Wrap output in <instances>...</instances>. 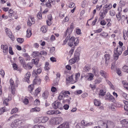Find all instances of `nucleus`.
Masks as SVG:
<instances>
[{"label":"nucleus","instance_id":"nucleus-19","mask_svg":"<svg viewBox=\"0 0 128 128\" xmlns=\"http://www.w3.org/2000/svg\"><path fill=\"white\" fill-rule=\"evenodd\" d=\"M110 58V55L108 54H106L104 55V58L106 60V63L108 64V62H109Z\"/></svg>","mask_w":128,"mask_h":128},{"label":"nucleus","instance_id":"nucleus-42","mask_svg":"<svg viewBox=\"0 0 128 128\" xmlns=\"http://www.w3.org/2000/svg\"><path fill=\"white\" fill-rule=\"evenodd\" d=\"M17 41L19 43L21 44L24 42V40L22 38H17Z\"/></svg>","mask_w":128,"mask_h":128},{"label":"nucleus","instance_id":"nucleus-13","mask_svg":"<svg viewBox=\"0 0 128 128\" xmlns=\"http://www.w3.org/2000/svg\"><path fill=\"white\" fill-rule=\"evenodd\" d=\"M108 128H113L114 126V124L110 120H108L106 122Z\"/></svg>","mask_w":128,"mask_h":128},{"label":"nucleus","instance_id":"nucleus-8","mask_svg":"<svg viewBox=\"0 0 128 128\" xmlns=\"http://www.w3.org/2000/svg\"><path fill=\"white\" fill-rule=\"evenodd\" d=\"M98 124L101 126V128H108L107 122L100 120L98 121Z\"/></svg>","mask_w":128,"mask_h":128},{"label":"nucleus","instance_id":"nucleus-40","mask_svg":"<svg viewBox=\"0 0 128 128\" xmlns=\"http://www.w3.org/2000/svg\"><path fill=\"white\" fill-rule=\"evenodd\" d=\"M34 84H31L28 87V89L29 90L32 91L34 89Z\"/></svg>","mask_w":128,"mask_h":128},{"label":"nucleus","instance_id":"nucleus-10","mask_svg":"<svg viewBox=\"0 0 128 128\" xmlns=\"http://www.w3.org/2000/svg\"><path fill=\"white\" fill-rule=\"evenodd\" d=\"M39 61V58H36L35 59H33L32 60V63L35 64L36 67H38L40 66V65L38 64Z\"/></svg>","mask_w":128,"mask_h":128},{"label":"nucleus","instance_id":"nucleus-7","mask_svg":"<svg viewBox=\"0 0 128 128\" xmlns=\"http://www.w3.org/2000/svg\"><path fill=\"white\" fill-rule=\"evenodd\" d=\"M5 31L6 34L12 40H14V36H12V34L10 29L6 28L5 29Z\"/></svg>","mask_w":128,"mask_h":128},{"label":"nucleus","instance_id":"nucleus-39","mask_svg":"<svg viewBox=\"0 0 128 128\" xmlns=\"http://www.w3.org/2000/svg\"><path fill=\"white\" fill-rule=\"evenodd\" d=\"M104 6V7H103L104 12V14H106L107 13L108 11V8H106L107 6Z\"/></svg>","mask_w":128,"mask_h":128},{"label":"nucleus","instance_id":"nucleus-4","mask_svg":"<svg viewBox=\"0 0 128 128\" xmlns=\"http://www.w3.org/2000/svg\"><path fill=\"white\" fill-rule=\"evenodd\" d=\"M79 55L80 54L78 52H76L75 53L74 58L70 60H69V62L71 64L74 63L77 60L79 59Z\"/></svg>","mask_w":128,"mask_h":128},{"label":"nucleus","instance_id":"nucleus-50","mask_svg":"<svg viewBox=\"0 0 128 128\" xmlns=\"http://www.w3.org/2000/svg\"><path fill=\"white\" fill-rule=\"evenodd\" d=\"M40 104V101L39 100H36L34 101V104L37 106L39 105Z\"/></svg>","mask_w":128,"mask_h":128},{"label":"nucleus","instance_id":"nucleus-53","mask_svg":"<svg viewBox=\"0 0 128 128\" xmlns=\"http://www.w3.org/2000/svg\"><path fill=\"white\" fill-rule=\"evenodd\" d=\"M19 60L20 62L22 64H23L24 65V60L22 58L20 57L19 58Z\"/></svg>","mask_w":128,"mask_h":128},{"label":"nucleus","instance_id":"nucleus-12","mask_svg":"<svg viewBox=\"0 0 128 128\" xmlns=\"http://www.w3.org/2000/svg\"><path fill=\"white\" fill-rule=\"evenodd\" d=\"M42 72V70L40 68L37 69L36 71L34 70L32 72V75L36 77L37 76V73L38 74H40Z\"/></svg>","mask_w":128,"mask_h":128},{"label":"nucleus","instance_id":"nucleus-43","mask_svg":"<svg viewBox=\"0 0 128 128\" xmlns=\"http://www.w3.org/2000/svg\"><path fill=\"white\" fill-rule=\"evenodd\" d=\"M24 56L25 57L26 59V60H30V57L27 54H25L24 55Z\"/></svg>","mask_w":128,"mask_h":128},{"label":"nucleus","instance_id":"nucleus-45","mask_svg":"<svg viewBox=\"0 0 128 128\" xmlns=\"http://www.w3.org/2000/svg\"><path fill=\"white\" fill-rule=\"evenodd\" d=\"M40 30L43 33L45 32H46V28L44 26H42Z\"/></svg>","mask_w":128,"mask_h":128},{"label":"nucleus","instance_id":"nucleus-2","mask_svg":"<svg viewBox=\"0 0 128 128\" xmlns=\"http://www.w3.org/2000/svg\"><path fill=\"white\" fill-rule=\"evenodd\" d=\"M78 43V40L77 38H74V37H72L69 40V42L68 44L70 47H72L73 44L76 46Z\"/></svg>","mask_w":128,"mask_h":128},{"label":"nucleus","instance_id":"nucleus-57","mask_svg":"<svg viewBox=\"0 0 128 128\" xmlns=\"http://www.w3.org/2000/svg\"><path fill=\"white\" fill-rule=\"evenodd\" d=\"M110 14L112 16H114L115 14V12L113 10H110Z\"/></svg>","mask_w":128,"mask_h":128},{"label":"nucleus","instance_id":"nucleus-5","mask_svg":"<svg viewBox=\"0 0 128 128\" xmlns=\"http://www.w3.org/2000/svg\"><path fill=\"white\" fill-rule=\"evenodd\" d=\"M66 79L68 83H70L71 84H73L76 82V81H74L73 80L72 75L70 76H67L66 77Z\"/></svg>","mask_w":128,"mask_h":128},{"label":"nucleus","instance_id":"nucleus-28","mask_svg":"<svg viewBox=\"0 0 128 128\" xmlns=\"http://www.w3.org/2000/svg\"><path fill=\"white\" fill-rule=\"evenodd\" d=\"M26 32V36L28 38H30L32 35V33L30 29V28L28 29Z\"/></svg>","mask_w":128,"mask_h":128},{"label":"nucleus","instance_id":"nucleus-54","mask_svg":"<svg viewBox=\"0 0 128 128\" xmlns=\"http://www.w3.org/2000/svg\"><path fill=\"white\" fill-rule=\"evenodd\" d=\"M18 115L17 114H14L12 116H10L9 118L8 119V120H11L13 118H16L18 116Z\"/></svg>","mask_w":128,"mask_h":128},{"label":"nucleus","instance_id":"nucleus-6","mask_svg":"<svg viewBox=\"0 0 128 128\" xmlns=\"http://www.w3.org/2000/svg\"><path fill=\"white\" fill-rule=\"evenodd\" d=\"M10 86L11 89L12 93L13 94H15V87L14 81L11 80H10Z\"/></svg>","mask_w":128,"mask_h":128},{"label":"nucleus","instance_id":"nucleus-33","mask_svg":"<svg viewBox=\"0 0 128 128\" xmlns=\"http://www.w3.org/2000/svg\"><path fill=\"white\" fill-rule=\"evenodd\" d=\"M122 70L124 72L128 73V66L126 65L124 66L122 68Z\"/></svg>","mask_w":128,"mask_h":128},{"label":"nucleus","instance_id":"nucleus-21","mask_svg":"<svg viewBox=\"0 0 128 128\" xmlns=\"http://www.w3.org/2000/svg\"><path fill=\"white\" fill-rule=\"evenodd\" d=\"M81 123L82 124L84 125V126H90L93 124V123L92 122H90L87 123L86 122H85L84 120H82L81 122Z\"/></svg>","mask_w":128,"mask_h":128},{"label":"nucleus","instance_id":"nucleus-18","mask_svg":"<svg viewBox=\"0 0 128 128\" xmlns=\"http://www.w3.org/2000/svg\"><path fill=\"white\" fill-rule=\"evenodd\" d=\"M40 118L41 120V122L44 123L46 122L49 119L46 116L41 117Z\"/></svg>","mask_w":128,"mask_h":128},{"label":"nucleus","instance_id":"nucleus-30","mask_svg":"<svg viewBox=\"0 0 128 128\" xmlns=\"http://www.w3.org/2000/svg\"><path fill=\"white\" fill-rule=\"evenodd\" d=\"M50 123L53 124H57L55 118H52L50 121Z\"/></svg>","mask_w":128,"mask_h":128},{"label":"nucleus","instance_id":"nucleus-48","mask_svg":"<svg viewBox=\"0 0 128 128\" xmlns=\"http://www.w3.org/2000/svg\"><path fill=\"white\" fill-rule=\"evenodd\" d=\"M46 6L48 8H50L52 7L51 3L49 2H47L46 4Z\"/></svg>","mask_w":128,"mask_h":128},{"label":"nucleus","instance_id":"nucleus-58","mask_svg":"<svg viewBox=\"0 0 128 128\" xmlns=\"http://www.w3.org/2000/svg\"><path fill=\"white\" fill-rule=\"evenodd\" d=\"M52 105L54 109H56L57 108L56 107V102H54V103L52 104Z\"/></svg>","mask_w":128,"mask_h":128},{"label":"nucleus","instance_id":"nucleus-14","mask_svg":"<svg viewBox=\"0 0 128 128\" xmlns=\"http://www.w3.org/2000/svg\"><path fill=\"white\" fill-rule=\"evenodd\" d=\"M35 23L34 19L30 17L28 18V21L27 22L28 25V26H30L32 24H34Z\"/></svg>","mask_w":128,"mask_h":128},{"label":"nucleus","instance_id":"nucleus-35","mask_svg":"<svg viewBox=\"0 0 128 128\" xmlns=\"http://www.w3.org/2000/svg\"><path fill=\"white\" fill-rule=\"evenodd\" d=\"M94 103L95 105L99 106L100 105V102L99 101L97 100H95L94 102Z\"/></svg>","mask_w":128,"mask_h":128},{"label":"nucleus","instance_id":"nucleus-62","mask_svg":"<svg viewBox=\"0 0 128 128\" xmlns=\"http://www.w3.org/2000/svg\"><path fill=\"white\" fill-rule=\"evenodd\" d=\"M100 23L101 25L102 26H104L106 24V23L104 20H103L100 22Z\"/></svg>","mask_w":128,"mask_h":128},{"label":"nucleus","instance_id":"nucleus-9","mask_svg":"<svg viewBox=\"0 0 128 128\" xmlns=\"http://www.w3.org/2000/svg\"><path fill=\"white\" fill-rule=\"evenodd\" d=\"M105 99L112 102L115 100L114 97L109 93H107L106 94L105 96Z\"/></svg>","mask_w":128,"mask_h":128},{"label":"nucleus","instance_id":"nucleus-1","mask_svg":"<svg viewBox=\"0 0 128 128\" xmlns=\"http://www.w3.org/2000/svg\"><path fill=\"white\" fill-rule=\"evenodd\" d=\"M122 51V47L117 46L116 50L114 51V59L115 60H117L119 56L120 55Z\"/></svg>","mask_w":128,"mask_h":128},{"label":"nucleus","instance_id":"nucleus-41","mask_svg":"<svg viewBox=\"0 0 128 128\" xmlns=\"http://www.w3.org/2000/svg\"><path fill=\"white\" fill-rule=\"evenodd\" d=\"M32 128H45V127L41 125H36L34 126Z\"/></svg>","mask_w":128,"mask_h":128},{"label":"nucleus","instance_id":"nucleus-52","mask_svg":"<svg viewBox=\"0 0 128 128\" xmlns=\"http://www.w3.org/2000/svg\"><path fill=\"white\" fill-rule=\"evenodd\" d=\"M5 109L4 107L0 108V115L2 114L5 111Z\"/></svg>","mask_w":128,"mask_h":128},{"label":"nucleus","instance_id":"nucleus-16","mask_svg":"<svg viewBox=\"0 0 128 128\" xmlns=\"http://www.w3.org/2000/svg\"><path fill=\"white\" fill-rule=\"evenodd\" d=\"M1 49L3 50L4 52L6 53H7L8 51V47L6 45H2L1 46Z\"/></svg>","mask_w":128,"mask_h":128},{"label":"nucleus","instance_id":"nucleus-61","mask_svg":"<svg viewBox=\"0 0 128 128\" xmlns=\"http://www.w3.org/2000/svg\"><path fill=\"white\" fill-rule=\"evenodd\" d=\"M23 102L25 104H26L28 103V99L26 98H25L23 101Z\"/></svg>","mask_w":128,"mask_h":128},{"label":"nucleus","instance_id":"nucleus-55","mask_svg":"<svg viewBox=\"0 0 128 128\" xmlns=\"http://www.w3.org/2000/svg\"><path fill=\"white\" fill-rule=\"evenodd\" d=\"M9 52L10 54L12 55L14 54L13 52L12 51V47H9Z\"/></svg>","mask_w":128,"mask_h":128},{"label":"nucleus","instance_id":"nucleus-63","mask_svg":"<svg viewBox=\"0 0 128 128\" xmlns=\"http://www.w3.org/2000/svg\"><path fill=\"white\" fill-rule=\"evenodd\" d=\"M37 16L38 18L39 19H41L42 18V14H41V13L39 12L38 13L37 15Z\"/></svg>","mask_w":128,"mask_h":128},{"label":"nucleus","instance_id":"nucleus-26","mask_svg":"<svg viewBox=\"0 0 128 128\" xmlns=\"http://www.w3.org/2000/svg\"><path fill=\"white\" fill-rule=\"evenodd\" d=\"M106 92L105 90H100L99 95V96H104L106 94Z\"/></svg>","mask_w":128,"mask_h":128},{"label":"nucleus","instance_id":"nucleus-60","mask_svg":"<svg viewBox=\"0 0 128 128\" xmlns=\"http://www.w3.org/2000/svg\"><path fill=\"white\" fill-rule=\"evenodd\" d=\"M104 6H107V8H108V10H109L112 7V5L110 4H109L108 5H107V4L105 5Z\"/></svg>","mask_w":128,"mask_h":128},{"label":"nucleus","instance_id":"nucleus-27","mask_svg":"<svg viewBox=\"0 0 128 128\" xmlns=\"http://www.w3.org/2000/svg\"><path fill=\"white\" fill-rule=\"evenodd\" d=\"M41 88L40 87L38 88L35 91L34 95L35 96H37L38 94L40 92Z\"/></svg>","mask_w":128,"mask_h":128},{"label":"nucleus","instance_id":"nucleus-44","mask_svg":"<svg viewBox=\"0 0 128 128\" xmlns=\"http://www.w3.org/2000/svg\"><path fill=\"white\" fill-rule=\"evenodd\" d=\"M100 18L101 19H103L106 16V14H104V12H100Z\"/></svg>","mask_w":128,"mask_h":128},{"label":"nucleus","instance_id":"nucleus-29","mask_svg":"<svg viewBox=\"0 0 128 128\" xmlns=\"http://www.w3.org/2000/svg\"><path fill=\"white\" fill-rule=\"evenodd\" d=\"M93 71L95 76H98V70L96 67H94L93 68Z\"/></svg>","mask_w":128,"mask_h":128},{"label":"nucleus","instance_id":"nucleus-49","mask_svg":"<svg viewBox=\"0 0 128 128\" xmlns=\"http://www.w3.org/2000/svg\"><path fill=\"white\" fill-rule=\"evenodd\" d=\"M62 104L59 102H56L57 108H60L62 106Z\"/></svg>","mask_w":128,"mask_h":128},{"label":"nucleus","instance_id":"nucleus-24","mask_svg":"<svg viewBox=\"0 0 128 128\" xmlns=\"http://www.w3.org/2000/svg\"><path fill=\"white\" fill-rule=\"evenodd\" d=\"M122 126H126V125L128 124V119H124L121 122Z\"/></svg>","mask_w":128,"mask_h":128},{"label":"nucleus","instance_id":"nucleus-31","mask_svg":"<svg viewBox=\"0 0 128 128\" xmlns=\"http://www.w3.org/2000/svg\"><path fill=\"white\" fill-rule=\"evenodd\" d=\"M57 124H58L61 122L62 120V117L55 118Z\"/></svg>","mask_w":128,"mask_h":128},{"label":"nucleus","instance_id":"nucleus-25","mask_svg":"<svg viewBox=\"0 0 128 128\" xmlns=\"http://www.w3.org/2000/svg\"><path fill=\"white\" fill-rule=\"evenodd\" d=\"M48 20L46 21V23L48 25L50 26L51 24L50 22L52 19L51 15H49L48 16Z\"/></svg>","mask_w":128,"mask_h":128},{"label":"nucleus","instance_id":"nucleus-11","mask_svg":"<svg viewBox=\"0 0 128 128\" xmlns=\"http://www.w3.org/2000/svg\"><path fill=\"white\" fill-rule=\"evenodd\" d=\"M41 80L39 78L35 77V78L34 80L33 84L39 85L41 83Z\"/></svg>","mask_w":128,"mask_h":128},{"label":"nucleus","instance_id":"nucleus-17","mask_svg":"<svg viewBox=\"0 0 128 128\" xmlns=\"http://www.w3.org/2000/svg\"><path fill=\"white\" fill-rule=\"evenodd\" d=\"M48 91L46 90L43 93L42 96L44 99H45L48 98Z\"/></svg>","mask_w":128,"mask_h":128},{"label":"nucleus","instance_id":"nucleus-32","mask_svg":"<svg viewBox=\"0 0 128 128\" xmlns=\"http://www.w3.org/2000/svg\"><path fill=\"white\" fill-rule=\"evenodd\" d=\"M32 56L34 57H35L36 56H39L40 55V53L38 52H33L32 54Z\"/></svg>","mask_w":128,"mask_h":128},{"label":"nucleus","instance_id":"nucleus-22","mask_svg":"<svg viewBox=\"0 0 128 128\" xmlns=\"http://www.w3.org/2000/svg\"><path fill=\"white\" fill-rule=\"evenodd\" d=\"M100 74L102 76L106 78L107 77V74L104 71L101 70L100 72Z\"/></svg>","mask_w":128,"mask_h":128},{"label":"nucleus","instance_id":"nucleus-38","mask_svg":"<svg viewBox=\"0 0 128 128\" xmlns=\"http://www.w3.org/2000/svg\"><path fill=\"white\" fill-rule=\"evenodd\" d=\"M71 99V98H70L68 99H67L66 100H63V102L65 103V102H67L68 104H70V100Z\"/></svg>","mask_w":128,"mask_h":128},{"label":"nucleus","instance_id":"nucleus-46","mask_svg":"<svg viewBox=\"0 0 128 128\" xmlns=\"http://www.w3.org/2000/svg\"><path fill=\"white\" fill-rule=\"evenodd\" d=\"M90 69V68L88 66H86L84 68V70L85 72L88 71Z\"/></svg>","mask_w":128,"mask_h":128},{"label":"nucleus","instance_id":"nucleus-64","mask_svg":"<svg viewBox=\"0 0 128 128\" xmlns=\"http://www.w3.org/2000/svg\"><path fill=\"white\" fill-rule=\"evenodd\" d=\"M116 72L119 75H120L121 74V72L119 68H118L116 69Z\"/></svg>","mask_w":128,"mask_h":128},{"label":"nucleus","instance_id":"nucleus-56","mask_svg":"<svg viewBox=\"0 0 128 128\" xmlns=\"http://www.w3.org/2000/svg\"><path fill=\"white\" fill-rule=\"evenodd\" d=\"M53 110H49L46 112V114H53Z\"/></svg>","mask_w":128,"mask_h":128},{"label":"nucleus","instance_id":"nucleus-47","mask_svg":"<svg viewBox=\"0 0 128 128\" xmlns=\"http://www.w3.org/2000/svg\"><path fill=\"white\" fill-rule=\"evenodd\" d=\"M64 97V94L62 93V92L60 93L59 96H58V99L61 100Z\"/></svg>","mask_w":128,"mask_h":128},{"label":"nucleus","instance_id":"nucleus-51","mask_svg":"<svg viewBox=\"0 0 128 128\" xmlns=\"http://www.w3.org/2000/svg\"><path fill=\"white\" fill-rule=\"evenodd\" d=\"M80 74L79 73H78L76 74L75 75V78L76 80L74 81H77L78 79L80 77Z\"/></svg>","mask_w":128,"mask_h":128},{"label":"nucleus","instance_id":"nucleus-36","mask_svg":"<svg viewBox=\"0 0 128 128\" xmlns=\"http://www.w3.org/2000/svg\"><path fill=\"white\" fill-rule=\"evenodd\" d=\"M49 65V63L48 62H46L45 63V66L44 69L45 70H48L50 69V68L48 66Z\"/></svg>","mask_w":128,"mask_h":128},{"label":"nucleus","instance_id":"nucleus-37","mask_svg":"<svg viewBox=\"0 0 128 128\" xmlns=\"http://www.w3.org/2000/svg\"><path fill=\"white\" fill-rule=\"evenodd\" d=\"M9 100H10L9 99H8L7 98H4V101L3 102L4 104L6 106H8V102Z\"/></svg>","mask_w":128,"mask_h":128},{"label":"nucleus","instance_id":"nucleus-23","mask_svg":"<svg viewBox=\"0 0 128 128\" xmlns=\"http://www.w3.org/2000/svg\"><path fill=\"white\" fill-rule=\"evenodd\" d=\"M73 23H71L70 26V28H68L67 30V31H68V33L69 34H71L73 30Z\"/></svg>","mask_w":128,"mask_h":128},{"label":"nucleus","instance_id":"nucleus-15","mask_svg":"<svg viewBox=\"0 0 128 128\" xmlns=\"http://www.w3.org/2000/svg\"><path fill=\"white\" fill-rule=\"evenodd\" d=\"M94 74L91 73H89L88 75L85 76L86 78H87V80H91L93 79Z\"/></svg>","mask_w":128,"mask_h":128},{"label":"nucleus","instance_id":"nucleus-3","mask_svg":"<svg viewBox=\"0 0 128 128\" xmlns=\"http://www.w3.org/2000/svg\"><path fill=\"white\" fill-rule=\"evenodd\" d=\"M22 121L17 119L15 120L12 122L10 125V126L12 128L17 127L21 125Z\"/></svg>","mask_w":128,"mask_h":128},{"label":"nucleus","instance_id":"nucleus-59","mask_svg":"<svg viewBox=\"0 0 128 128\" xmlns=\"http://www.w3.org/2000/svg\"><path fill=\"white\" fill-rule=\"evenodd\" d=\"M75 4L72 2H70L69 5V7L70 8H72L75 6Z\"/></svg>","mask_w":128,"mask_h":128},{"label":"nucleus","instance_id":"nucleus-20","mask_svg":"<svg viewBox=\"0 0 128 128\" xmlns=\"http://www.w3.org/2000/svg\"><path fill=\"white\" fill-rule=\"evenodd\" d=\"M62 93L64 94V97L65 98H68L69 96L67 94H70V92L67 91L63 90L62 91Z\"/></svg>","mask_w":128,"mask_h":128},{"label":"nucleus","instance_id":"nucleus-34","mask_svg":"<svg viewBox=\"0 0 128 128\" xmlns=\"http://www.w3.org/2000/svg\"><path fill=\"white\" fill-rule=\"evenodd\" d=\"M18 109L17 108H13L11 112V114H13L16 113V112H18Z\"/></svg>","mask_w":128,"mask_h":128}]
</instances>
